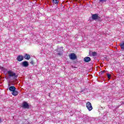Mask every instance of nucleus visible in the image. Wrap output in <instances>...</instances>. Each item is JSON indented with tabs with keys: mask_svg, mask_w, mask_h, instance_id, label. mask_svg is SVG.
Wrapping results in <instances>:
<instances>
[{
	"mask_svg": "<svg viewBox=\"0 0 124 124\" xmlns=\"http://www.w3.org/2000/svg\"><path fill=\"white\" fill-rule=\"evenodd\" d=\"M92 56H93V57H95V56H96V52H92Z\"/></svg>",
	"mask_w": 124,
	"mask_h": 124,
	"instance_id": "obj_14",
	"label": "nucleus"
},
{
	"mask_svg": "<svg viewBox=\"0 0 124 124\" xmlns=\"http://www.w3.org/2000/svg\"><path fill=\"white\" fill-rule=\"evenodd\" d=\"M22 66L24 67H28L29 66V62L27 61H24L22 63Z\"/></svg>",
	"mask_w": 124,
	"mask_h": 124,
	"instance_id": "obj_6",
	"label": "nucleus"
},
{
	"mask_svg": "<svg viewBox=\"0 0 124 124\" xmlns=\"http://www.w3.org/2000/svg\"><path fill=\"white\" fill-rule=\"evenodd\" d=\"M86 107L89 111H92L93 110V106H92V104L90 102L87 103Z\"/></svg>",
	"mask_w": 124,
	"mask_h": 124,
	"instance_id": "obj_4",
	"label": "nucleus"
},
{
	"mask_svg": "<svg viewBox=\"0 0 124 124\" xmlns=\"http://www.w3.org/2000/svg\"><path fill=\"white\" fill-rule=\"evenodd\" d=\"M2 70L4 72H7V69L5 68H2Z\"/></svg>",
	"mask_w": 124,
	"mask_h": 124,
	"instance_id": "obj_13",
	"label": "nucleus"
},
{
	"mask_svg": "<svg viewBox=\"0 0 124 124\" xmlns=\"http://www.w3.org/2000/svg\"><path fill=\"white\" fill-rule=\"evenodd\" d=\"M8 88L9 91H10V92H12V94L13 95H14V96L18 95V91L16 90V88L15 86H11V84L8 83Z\"/></svg>",
	"mask_w": 124,
	"mask_h": 124,
	"instance_id": "obj_1",
	"label": "nucleus"
},
{
	"mask_svg": "<svg viewBox=\"0 0 124 124\" xmlns=\"http://www.w3.org/2000/svg\"><path fill=\"white\" fill-rule=\"evenodd\" d=\"M99 1L102 3H104V2H106V1H107V0H99Z\"/></svg>",
	"mask_w": 124,
	"mask_h": 124,
	"instance_id": "obj_15",
	"label": "nucleus"
},
{
	"mask_svg": "<svg viewBox=\"0 0 124 124\" xmlns=\"http://www.w3.org/2000/svg\"><path fill=\"white\" fill-rule=\"evenodd\" d=\"M107 75L108 78V79H111V75H110L109 74H107Z\"/></svg>",
	"mask_w": 124,
	"mask_h": 124,
	"instance_id": "obj_16",
	"label": "nucleus"
},
{
	"mask_svg": "<svg viewBox=\"0 0 124 124\" xmlns=\"http://www.w3.org/2000/svg\"><path fill=\"white\" fill-rule=\"evenodd\" d=\"M32 62H31V63H32Z\"/></svg>",
	"mask_w": 124,
	"mask_h": 124,
	"instance_id": "obj_19",
	"label": "nucleus"
},
{
	"mask_svg": "<svg viewBox=\"0 0 124 124\" xmlns=\"http://www.w3.org/2000/svg\"><path fill=\"white\" fill-rule=\"evenodd\" d=\"M7 74L10 78H13V79H16L18 76L16 75V73L13 72V71L10 70L7 71Z\"/></svg>",
	"mask_w": 124,
	"mask_h": 124,
	"instance_id": "obj_2",
	"label": "nucleus"
},
{
	"mask_svg": "<svg viewBox=\"0 0 124 124\" xmlns=\"http://www.w3.org/2000/svg\"><path fill=\"white\" fill-rule=\"evenodd\" d=\"M84 61L85 62H91V58L89 57H85Z\"/></svg>",
	"mask_w": 124,
	"mask_h": 124,
	"instance_id": "obj_9",
	"label": "nucleus"
},
{
	"mask_svg": "<svg viewBox=\"0 0 124 124\" xmlns=\"http://www.w3.org/2000/svg\"><path fill=\"white\" fill-rule=\"evenodd\" d=\"M52 1L53 4H56V5H58V4H59V0H52Z\"/></svg>",
	"mask_w": 124,
	"mask_h": 124,
	"instance_id": "obj_11",
	"label": "nucleus"
},
{
	"mask_svg": "<svg viewBox=\"0 0 124 124\" xmlns=\"http://www.w3.org/2000/svg\"><path fill=\"white\" fill-rule=\"evenodd\" d=\"M22 107L25 109H29V108H30V106L27 102H23L22 104Z\"/></svg>",
	"mask_w": 124,
	"mask_h": 124,
	"instance_id": "obj_5",
	"label": "nucleus"
},
{
	"mask_svg": "<svg viewBox=\"0 0 124 124\" xmlns=\"http://www.w3.org/2000/svg\"><path fill=\"white\" fill-rule=\"evenodd\" d=\"M24 60V57L23 56L19 55L17 57V60L18 62H22Z\"/></svg>",
	"mask_w": 124,
	"mask_h": 124,
	"instance_id": "obj_7",
	"label": "nucleus"
},
{
	"mask_svg": "<svg viewBox=\"0 0 124 124\" xmlns=\"http://www.w3.org/2000/svg\"><path fill=\"white\" fill-rule=\"evenodd\" d=\"M69 57L70 58V60H72L73 61H74V60H76V59H77V56L75 53H71L70 55H69Z\"/></svg>",
	"mask_w": 124,
	"mask_h": 124,
	"instance_id": "obj_3",
	"label": "nucleus"
},
{
	"mask_svg": "<svg viewBox=\"0 0 124 124\" xmlns=\"http://www.w3.org/2000/svg\"><path fill=\"white\" fill-rule=\"evenodd\" d=\"M123 104H124V103H123Z\"/></svg>",
	"mask_w": 124,
	"mask_h": 124,
	"instance_id": "obj_20",
	"label": "nucleus"
},
{
	"mask_svg": "<svg viewBox=\"0 0 124 124\" xmlns=\"http://www.w3.org/2000/svg\"><path fill=\"white\" fill-rule=\"evenodd\" d=\"M104 72H105V71L102 72L101 74H102L104 73Z\"/></svg>",
	"mask_w": 124,
	"mask_h": 124,
	"instance_id": "obj_18",
	"label": "nucleus"
},
{
	"mask_svg": "<svg viewBox=\"0 0 124 124\" xmlns=\"http://www.w3.org/2000/svg\"><path fill=\"white\" fill-rule=\"evenodd\" d=\"M98 15L97 14H93L92 15V19L93 20H96L98 18Z\"/></svg>",
	"mask_w": 124,
	"mask_h": 124,
	"instance_id": "obj_8",
	"label": "nucleus"
},
{
	"mask_svg": "<svg viewBox=\"0 0 124 124\" xmlns=\"http://www.w3.org/2000/svg\"><path fill=\"white\" fill-rule=\"evenodd\" d=\"M24 59H25V60H29L31 59V56L28 54H26L24 56Z\"/></svg>",
	"mask_w": 124,
	"mask_h": 124,
	"instance_id": "obj_10",
	"label": "nucleus"
},
{
	"mask_svg": "<svg viewBox=\"0 0 124 124\" xmlns=\"http://www.w3.org/2000/svg\"><path fill=\"white\" fill-rule=\"evenodd\" d=\"M57 55H58V56H62V52H58Z\"/></svg>",
	"mask_w": 124,
	"mask_h": 124,
	"instance_id": "obj_17",
	"label": "nucleus"
},
{
	"mask_svg": "<svg viewBox=\"0 0 124 124\" xmlns=\"http://www.w3.org/2000/svg\"><path fill=\"white\" fill-rule=\"evenodd\" d=\"M120 46L122 49V50H123V51H124V42H122L120 44Z\"/></svg>",
	"mask_w": 124,
	"mask_h": 124,
	"instance_id": "obj_12",
	"label": "nucleus"
}]
</instances>
